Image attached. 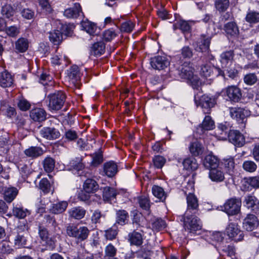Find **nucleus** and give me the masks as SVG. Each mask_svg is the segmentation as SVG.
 I'll use <instances>...</instances> for the list:
<instances>
[{"label": "nucleus", "mask_w": 259, "mask_h": 259, "mask_svg": "<svg viewBox=\"0 0 259 259\" xmlns=\"http://www.w3.org/2000/svg\"><path fill=\"white\" fill-rule=\"evenodd\" d=\"M51 184L47 178L42 179L39 183V188L45 194L51 191Z\"/></svg>", "instance_id": "49"}, {"label": "nucleus", "mask_w": 259, "mask_h": 259, "mask_svg": "<svg viewBox=\"0 0 259 259\" xmlns=\"http://www.w3.org/2000/svg\"><path fill=\"white\" fill-rule=\"evenodd\" d=\"M66 233L69 236L75 238L78 241H83L88 237L90 231L87 227H78L74 225H69L66 227Z\"/></svg>", "instance_id": "3"}, {"label": "nucleus", "mask_w": 259, "mask_h": 259, "mask_svg": "<svg viewBox=\"0 0 259 259\" xmlns=\"http://www.w3.org/2000/svg\"><path fill=\"white\" fill-rule=\"evenodd\" d=\"M61 30H55L50 33L49 38L54 45L59 44L62 40V33H64L66 35L69 33L68 31H65L68 29V26L66 25L61 24Z\"/></svg>", "instance_id": "9"}, {"label": "nucleus", "mask_w": 259, "mask_h": 259, "mask_svg": "<svg viewBox=\"0 0 259 259\" xmlns=\"http://www.w3.org/2000/svg\"><path fill=\"white\" fill-rule=\"evenodd\" d=\"M197 213H189L181 217V221L184 223V228L190 233H195L202 228V223L200 220L196 216Z\"/></svg>", "instance_id": "1"}, {"label": "nucleus", "mask_w": 259, "mask_h": 259, "mask_svg": "<svg viewBox=\"0 0 259 259\" xmlns=\"http://www.w3.org/2000/svg\"><path fill=\"white\" fill-rule=\"evenodd\" d=\"M29 42L27 39L20 38L15 42L16 49L20 53L26 51L28 48Z\"/></svg>", "instance_id": "39"}, {"label": "nucleus", "mask_w": 259, "mask_h": 259, "mask_svg": "<svg viewBox=\"0 0 259 259\" xmlns=\"http://www.w3.org/2000/svg\"><path fill=\"white\" fill-rule=\"evenodd\" d=\"M246 207L248 209L254 210L258 206V202L257 199L255 196L252 195H249L245 198Z\"/></svg>", "instance_id": "45"}, {"label": "nucleus", "mask_w": 259, "mask_h": 259, "mask_svg": "<svg viewBox=\"0 0 259 259\" xmlns=\"http://www.w3.org/2000/svg\"><path fill=\"white\" fill-rule=\"evenodd\" d=\"M118 171V166L113 161L107 162L104 164L103 172L108 177L114 176Z\"/></svg>", "instance_id": "18"}, {"label": "nucleus", "mask_w": 259, "mask_h": 259, "mask_svg": "<svg viewBox=\"0 0 259 259\" xmlns=\"http://www.w3.org/2000/svg\"><path fill=\"white\" fill-rule=\"evenodd\" d=\"M117 193L115 189L109 187H106L103 190V197L105 201L112 203L114 202Z\"/></svg>", "instance_id": "26"}, {"label": "nucleus", "mask_w": 259, "mask_h": 259, "mask_svg": "<svg viewBox=\"0 0 259 259\" xmlns=\"http://www.w3.org/2000/svg\"><path fill=\"white\" fill-rule=\"evenodd\" d=\"M150 64L153 68L163 70L170 64V62L164 56H157L151 59Z\"/></svg>", "instance_id": "8"}, {"label": "nucleus", "mask_w": 259, "mask_h": 259, "mask_svg": "<svg viewBox=\"0 0 259 259\" xmlns=\"http://www.w3.org/2000/svg\"><path fill=\"white\" fill-rule=\"evenodd\" d=\"M246 185L254 189L259 188V176L244 178V186Z\"/></svg>", "instance_id": "42"}, {"label": "nucleus", "mask_w": 259, "mask_h": 259, "mask_svg": "<svg viewBox=\"0 0 259 259\" xmlns=\"http://www.w3.org/2000/svg\"><path fill=\"white\" fill-rule=\"evenodd\" d=\"M129 219L128 212L123 209L116 211V223L123 226L127 223Z\"/></svg>", "instance_id": "27"}, {"label": "nucleus", "mask_w": 259, "mask_h": 259, "mask_svg": "<svg viewBox=\"0 0 259 259\" xmlns=\"http://www.w3.org/2000/svg\"><path fill=\"white\" fill-rule=\"evenodd\" d=\"M189 149L190 152L194 156H199L204 151L203 146L197 140H195L190 143Z\"/></svg>", "instance_id": "21"}, {"label": "nucleus", "mask_w": 259, "mask_h": 259, "mask_svg": "<svg viewBox=\"0 0 259 259\" xmlns=\"http://www.w3.org/2000/svg\"><path fill=\"white\" fill-rule=\"evenodd\" d=\"M55 160L51 157H47L42 162L43 167L47 173L52 172L55 167Z\"/></svg>", "instance_id": "40"}, {"label": "nucleus", "mask_w": 259, "mask_h": 259, "mask_svg": "<svg viewBox=\"0 0 259 259\" xmlns=\"http://www.w3.org/2000/svg\"><path fill=\"white\" fill-rule=\"evenodd\" d=\"M231 117L238 123H243V109L241 107H232L230 108Z\"/></svg>", "instance_id": "36"}, {"label": "nucleus", "mask_w": 259, "mask_h": 259, "mask_svg": "<svg viewBox=\"0 0 259 259\" xmlns=\"http://www.w3.org/2000/svg\"><path fill=\"white\" fill-rule=\"evenodd\" d=\"M228 138L230 142L233 143L235 147H242L243 146V137L238 131H230L228 134Z\"/></svg>", "instance_id": "16"}, {"label": "nucleus", "mask_w": 259, "mask_h": 259, "mask_svg": "<svg viewBox=\"0 0 259 259\" xmlns=\"http://www.w3.org/2000/svg\"><path fill=\"white\" fill-rule=\"evenodd\" d=\"M233 57V53L231 51L222 53L221 55V62L222 65L227 67V65L232 62Z\"/></svg>", "instance_id": "44"}, {"label": "nucleus", "mask_w": 259, "mask_h": 259, "mask_svg": "<svg viewBox=\"0 0 259 259\" xmlns=\"http://www.w3.org/2000/svg\"><path fill=\"white\" fill-rule=\"evenodd\" d=\"M241 205V199L232 198L228 199L224 203L223 211L229 215H234L240 212Z\"/></svg>", "instance_id": "5"}, {"label": "nucleus", "mask_w": 259, "mask_h": 259, "mask_svg": "<svg viewBox=\"0 0 259 259\" xmlns=\"http://www.w3.org/2000/svg\"><path fill=\"white\" fill-rule=\"evenodd\" d=\"M18 193L17 190L15 188H7L4 192V199L9 203L11 202L16 197Z\"/></svg>", "instance_id": "43"}, {"label": "nucleus", "mask_w": 259, "mask_h": 259, "mask_svg": "<svg viewBox=\"0 0 259 259\" xmlns=\"http://www.w3.org/2000/svg\"><path fill=\"white\" fill-rule=\"evenodd\" d=\"M184 169L189 172L195 170L198 167L197 160L193 157H187L185 158L182 162Z\"/></svg>", "instance_id": "24"}, {"label": "nucleus", "mask_w": 259, "mask_h": 259, "mask_svg": "<svg viewBox=\"0 0 259 259\" xmlns=\"http://www.w3.org/2000/svg\"><path fill=\"white\" fill-rule=\"evenodd\" d=\"M30 117L35 121L41 122L46 119V112L42 108H34L30 111Z\"/></svg>", "instance_id": "19"}, {"label": "nucleus", "mask_w": 259, "mask_h": 259, "mask_svg": "<svg viewBox=\"0 0 259 259\" xmlns=\"http://www.w3.org/2000/svg\"><path fill=\"white\" fill-rule=\"evenodd\" d=\"M68 213L70 217L80 220L84 217L86 210L81 207H75L69 210Z\"/></svg>", "instance_id": "31"}, {"label": "nucleus", "mask_w": 259, "mask_h": 259, "mask_svg": "<svg viewBox=\"0 0 259 259\" xmlns=\"http://www.w3.org/2000/svg\"><path fill=\"white\" fill-rule=\"evenodd\" d=\"M83 15L81 7L78 3H74L73 7L65 9L64 12V16L67 18H77Z\"/></svg>", "instance_id": "10"}, {"label": "nucleus", "mask_w": 259, "mask_h": 259, "mask_svg": "<svg viewBox=\"0 0 259 259\" xmlns=\"http://www.w3.org/2000/svg\"><path fill=\"white\" fill-rule=\"evenodd\" d=\"M199 104L202 108L204 114H209L211 111V108L215 104V101L214 99L204 95L201 97Z\"/></svg>", "instance_id": "12"}, {"label": "nucleus", "mask_w": 259, "mask_h": 259, "mask_svg": "<svg viewBox=\"0 0 259 259\" xmlns=\"http://www.w3.org/2000/svg\"><path fill=\"white\" fill-rule=\"evenodd\" d=\"M215 7L220 12L226 11L229 7V0H215Z\"/></svg>", "instance_id": "48"}, {"label": "nucleus", "mask_w": 259, "mask_h": 259, "mask_svg": "<svg viewBox=\"0 0 259 259\" xmlns=\"http://www.w3.org/2000/svg\"><path fill=\"white\" fill-rule=\"evenodd\" d=\"M224 30L228 35L231 36L237 35L239 33V30L236 23L229 22L224 26Z\"/></svg>", "instance_id": "41"}, {"label": "nucleus", "mask_w": 259, "mask_h": 259, "mask_svg": "<svg viewBox=\"0 0 259 259\" xmlns=\"http://www.w3.org/2000/svg\"><path fill=\"white\" fill-rule=\"evenodd\" d=\"M226 232L227 235L230 238H233L238 234L240 231L237 225L234 223H230L227 227Z\"/></svg>", "instance_id": "47"}, {"label": "nucleus", "mask_w": 259, "mask_h": 259, "mask_svg": "<svg viewBox=\"0 0 259 259\" xmlns=\"http://www.w3.org/2000/svg\"><path fill=\"white\" fill-rule=\"evenodd\" d=\"M24 153L28 157L35 158L42 155L44 151L42 148L39 147L32 146L26 149L24 151Z\"/></svg>", "instance_id": "34"}, {"label": "nucleus", "mask_w": 259, "mask_h": 259, "mask_svg": "<svg viewBox=\"0 0 259 259\" xmlns=\"http://www.w3.org/2000/svg\"><path fill=\"white\" fill-rule=\"evenodd\" d=\"M209 178L212 181L221 182L225 179V175L221 168L218 167L209 170Z\"/></svg>", "instance_id": "22"}, {"label": "nucleus", "mask_w": 259, "mask_h": 259, "mask_svg": "<svg viewBox=\"0 0 259 259\" xmlns=\"http://www.w3.org/2000/svg\"><path fill=\"white\" fill-rule=\"evenodd\" d=\"M214 127V122L211 117L205 116L201 124H199L196 128V133L199 135L203 134L205 131L212 130Z\"/></svg>", "instance_id": "11"}, {"label": "nucleus", "mask_w": 259, "mask_h": 259, "mask_svg": "<svg viewBox=\"0 0 259 259\" xmlns=\"http://www.w3.org/2000/svg\"><path fill=\"white\" fill-rule=\"evenodd\" d=\"M257 225V219L254 214H248L244 220V229L247 231H252Z\"/></svg>", "instance_id": "17"}, {"label": "nucleus", "mask_w": 259, "mask_h": 259, "mask_svg": "<svg viewBox=\"0 0 259 259\" xmlns=\"http://www.w3.org/2000/svg\"><path fill=\"white\" fill-rule=\"evenodd\" d=\"M128 241L131 245L140 246L143 242V236L140 233L133 231L128 234Z\"/></svg>", "instance_id": "23"}, {"label": "nucleus", "mask_w": 259, "mask_h": 259, "mask_svg": "<svg viewBox=\"0 0 259 259\" xmlns=\"http://www.w3.org/2000/svg\"><path fill=\"white\" fill-rule=\"evenodd\" d=\"M140 206L143 209L148 210L150 208V201L145 196H141L138 198Z\"/></svg>", "instance_id": "63"}, {"label": "nucleus", "mask_w": 259, "mask_h": 259, "mask_svg": "<svg viewBox=\"0 0 259 259\" xmlns=\"http://www.w3.org/2000/svg\"><path fill=\"white\" fill-rule=\"evenodd\" d=\"M117 35V32L113 29L105 30L103 33V38L107 41H110Z\"/></svg>", "instance_id": "58"}, {"label": "nucleus", "mask_w": 259, "mask_h": 259, "mask_svg": "<svg viewBox=\"0 0 259 259\" xmlns=\"http://www.w3.org/2000/svg\"><path fill=\"white\" fill-rule=\"evenodd\" d=\"M224 166L226 169L227 172L231 174V172H233L235 167V163L233 159L230 158L227 159H224Z\"/></svg>", "instance_id": "62"}, {"label": "nucleus", "mask_w": 259, "mask_h": 259, "mask_svg": "<svg viewBox=\"0 0 259 259\" xmlns=\"http://www.w3.org/2000/svg\"><path fill=\"white\" fill-rule=\"evenodd\" d=\"M181 56L185 59H190L193 56V49L189 46H184L181 50Z\"/></svg>", "instance_id": "54"}, {"label": "nucleus", "mask_w": 259, "mask_h": 259, "mask_svg": "<svg viewBox=\"0 0 259 259\" xmlns=\"http://www.w3.org/2000/svg\"><path fill=\"white\" fill-rule=\"evenodd\" d=\"M105 50V46L102 42L95 43L91 47L90 52L91 54L95 56H100L103 54Z\"/></svg>", "instance_id": "38"}, {"label": "nucleus", "mask_w": 259, "mask_h": 259, "mask_svg": "<svg viewBox=\"0 0 259 259\" xmlns=\"http://www.w3.org/2000/svg\"><path fill=\"white\" fill-rule=\"evenodd\" d=\"M67 206L68 203L67 201H61L58 203L53 204L50 209V211L54 214H60L65 211Z\"/></svg>", "instance_id": "32"}, {"label": "nucleus", "mask_w": 259, "mask_h": 259, "mask_svg": "<svg viewBox=\"0 0 259 259\" xmlns=\"http://www.w3.org/2000/svg\"><path fill=\"white\" fill-rule=\"evenodd\" d=\"M166 227L165 221L161 219H156L152 224V228L153 230L159 231Z\"/></svg>", "instance_id": "51"}, {"label": "nucleus", "mask_w": 259, "mask_h": 259, "mask_svg": "<svg viewBox=\"0 0 259 259\" xmlns=\"http://www.w3.org/2000/svg\"><path fill=\"white\" fill-rule=\"evenodd\" d=\"M39 236L41 240L45 242L50 246L53 247L55 245V242L49 237V233L46 228L42 226H39Z\"/></svg>", "instance_id": "29"}, {"label": "nucleus", "mask_w": 259, "mask_h": 259, "mask_svg": "<svg viewBox=\"0 0 259 259\" xmlns=\"http://www.w3.org/2000/svg\"><path fill=\"white\" fill-rule=\"evenodd\" d=\"M246 20L250 23L259 22V13L255 12L248 13L246 16Z\"/></svg>", "instance_id": "60"}, {"label": "nucleus", "mask_w": 259, "mask_h": 259, "mask_svg": "<svg viewBox=\"0 0 259 259\" xmlns=\"http://www.w3.org/2000/svg\"><path fill=\"white\" fill-rule=\"evenodd\" d=\"M13 83L12 75L7 71L0 73V85L3 88L11 87Z\"/></svg>", "instance_id": "25"}, {"label": "nucleus", "mask_w": 259, "mask_h": 259, "mask_svg": "<svg viewBox=\"0 0 259 259\" xmlns=\"http://www.w3.org/2000/svg\"><path fill=\"white\" fill-rule=\"evenodd\" d=\"M12 212L14 216L20 219H24L27 214H29L27 209L18 207H14Z\"/></svg>", "instance_id": "46"}, {"label": "nucleus", "mask_w": 259, "mask_h": 259, "mask_svg": "<svg viewBox=\"0 0 259 259\" xmlns=\"http://www.w3.org/2000/svg\"><path fill=\"white\" fill-rule=\"evenodd\" d=\"M191 25L189 22L184 20H177L174 24V29L175 30L180 29L183 33L189 32L191 30Z\"/></svg>", "instance_id": "33"}, {"label": "nucleus", "mask_w": 259, "mask_h": 259, "mask_svg": "<svg viewBox=\"0 0 259 259\" xmlns=\"http://www.w3.org/2000/svg\"><path fill=\"white\" fill-rule=\"evenodd\" d=\"M48 107L50 110H59L63 106L66 100V95L62 91H58L49 95Z\"/></svg>", "instance_id": "4"}, {"label": "nucleus", "mask_w": 259, "mask_h": 259, "mask_svg": "<svg viewBox=\"0 0 259 259\" xmlns=\"http://www.w3.org/2000/svg\"><path fill=\"white\" fill-rule=\"evenodd\" d=\"M226 95L230 101L237 102L241 97V91L236 86H230L226 89Z\"/></svg>", "instance_id": "14"}, {"label": "nucleus", "mask_w": 259, "mask_h": 259, "mask_svg": "<svg viewBox=\"0 0 259 259\" xmlns=\"http://www.w3.org/2000/svg\"><path fill=\"white\" fill-rule=\"evenodd\" d=\"M27 242L26 237L24 235L18 234L14 239V244L18 248L24 247Z\"/></svg>", "instance_id": "57"}, {"label": "nucleus", "mask_w": 259, "mask_h": 259, "mask_svg": "<svg viewBox=\"0 0 259 259\" xmlns=\"http://www.w3.org/2000/svg\"><path fill=\"white\" fill-rule=\"evenodd\" d=\"M257 80V78L255 73H249L244 77V82L248 85H253Z\"/></svg>", "instance_id": "61"}, {"label": "nucleus", "mask_w": 259, "mask_h": 259, "mask_svg": "<svg viewBox=\"0 0 259 259\" xmlns=\"http://www.w3.org/2000/svg\"><path fill=\"white\" fill-rule=\"evenodd\" d=\"M98 189L97 182L92 179H87L83 185V190L88 193H94Z\"/></svg>", "instance_id": "20"}, {"label": "nucleus", "mask_w": 259, "mask_h": 259, "mask_svg": "<svg viewBox=\"0 0 259 259\" xmlns=\"http://www.w3.org/2000/svg\"><path fill=\"white\" fill-rule=\"evenodd\" d=\"M1 13L3 16L9 18L13 16L14 11L13 7L10 5H5L3 6L2 8Z\"/></svg>", "instance_id": "53"}, {"label": "nucleus", "mask_w": 259, "mask_h": 259, "mask_svg": "<svg viewBox=\"0 0 259 259\" xmlns=\"http://www.w3.org/2000/svg\"><path fill=\"white\" fill-rule=\"evenodd\" d=\"M135 26V23L133 21L128 20L121 24L120 30L124 32L130 33L133 30Z\"/></svg>", "instance_id": "50"}, {"label": "nucleus", "mask_w": 259, "mask_h": 259, "mask_svg": "<svg viewBox=\"0 0 259 259\" xmlns=\"http://www.w3.org/2000/svg\"><path fill=\"white\" fill-rule=\"evenodd\" d=\"M200 74L205 78L225 75L224 72L220 68L210 64H206L201 66Z\"/></svg>", "instance_id": "6"}, {"label": "nucleus", "mask_w": 259, "mask_h": 259, "mask_svg": "<svg viewBox=\"0 0 259 259\" xmlns=\"http://www.w3.org/2000/svg\"><path fill=\"white\" fill-rule=\"evenodd\" d=\"M194 69L190 63H185L183 65L180 76L186 79L194 89L198 90L201 85V82L197 75H194Z\"/></svg>", "instance_id": "2"}, {"label": "nucleus", "mask_w": 259, "mask_h": 259, "mask_svg": "<svg viewBox=\"0 0 259 259\" xmlns=\"http://www.w3.org/2000/svg\"><path fill=\"white\" fill-rule=\"evenodd\" d=\"M185 195L187 196V207L185 212H187V214L189 213H197L199 210V203L197 198L191 192L187 194L185 192Z\"/></svg>", "instance_id": "7"}, {"label": "nucleus", "mask_w": 259, "mask_h": 259, "mask_svg": "<svg viewBox=\"0 0 259 259\" xmlns=\"http://www.w3.org/2000/svg\"><path fill=\"white\" fill-rule=\"evenodd\" d=\"M82 29L90 35H94L97 29V25L93 22L85 20L81 23Z\"/></svg>", "instance_id": "35"}, {"label": "nucleus", "mask_w": 259, "mask_h": 259, "mask_svg": "<svg viewBox=\"0 0 259 259\" xmlns=\"http://www.w3.org/2000/svg\"><path fill=\"white\" fill-rule=\"evenodd\" d=\"M137 253L139 257L142 258L143 259H151L152 252L151 250L146 249L145 248H141L137 252Z\"/></svg>", "instance_id": "64"}, {"label": "nucleus", "mask_w": 259, "mask_h": 259, "mask_svg": "<svg viewBox=\"0 0 259 259\" xmlns=\"http://www.w3.org/2000/svg\"><path fill=\"white\" fill-rule=\"evenodd\" d=\"M116 248L111 244H109L105 249V253L106 257H113L116 254Z\"/></svg>", "instance_id": "59"}, {"label": "nucleus", "mask_w": 259, "mask_h": 259, "mask_svg": "<svg viewBox=\"0 0 259 259\" xmlns=\"http://www.w3.org/2000/svg\"><path fill=\"white\" fill-rule=\"evenodd\" d=\"M40 133L43 138L50 140H55L60 137L59 131L52 127H44L40 130Z\"/></svg>", "instance_id": "13"}, {"label": "nucleus", "mask_w": 259, "mask_h": 259, "mask_svg": "<svg viewBox=\"0 0 259 259\" xmlns=\"http://www.w3.org/2000/svg\"><path fill=\"white\" fill-rule=\"evenodd\" d=\"M154 165L157 168H161L166 162V159L160 155L155 156L152 159Z\"/></svg>", "instance_id": "55"}, {"label": "nucleus", "mask_w": 259, "mask_h": 259, "mask_svg": "<svg viewBox=\"0 0 259 259\" xmlns=\"http://www.w3.org/2000/svg\"><path fill=\"white\" fill-rule=\"evenodd\" d=\"M67 72L68 78L73 83H75L80 79V72L77 66H72Z\"/></svg>", "instance_id": "37"}, {"label": "nucleus", "mask_w": 259, "mask_h": 259, "mask_svg": "<svg viewBox=\"0 0 259 259\" xmlns=\"http://www.w3.org/2000/svg\"><path fill=\"white\" fill-rule=\"evenodd\" d=\"M92 161L91 164L96 166L103 162V155L101 151H99L92 155Z\"/></svg>", "instance_id": "52"}, {"label": "nucleus", "mask_w": 259, "mask_h": 259, "mask_svg": "<svg viewBox=\"0 0 259 259\" xmlns=\"http://www.w3.org/2000/svg\"><path fill=\"white\" fill-rule=\"evenodd\" d=\"M203 164L206 168L211 170L219 167L220 160L217 156L213 155L208 154L205 157Z\"/></svg>", "instance_id": "15"}, {"label": "nucleus", "mask_w": 259, "mask_h": 259, "mask_svg": "<svg viewBox=\"0 0 259 259\" xmlns=\"http://www.w3.org/2000/svg\"><path fill=\"white\" fill-rule=\"evenodd\" d=\"M17 106L20 110L25 111L30 109L31 104L26 99L22 98L18 100L17 102Z\"/></svg>", "instance_id": "56"}, {"label": "nucleus", "mask_w": 259, "mask_h": 259, "mask_svg": "<svg viewBox=\"0 0 259 259\" xmlns=\"http://www.w3.org/2000/svg\"><path fill=\"white\" fill-rule=\"evenodd\" d=\"M151 191L152 194L160 201L164 202L165 200L167 194L162 187L158 185H153Z\"/></svg>", "instance_id": "30"}, {"label": "nucleus", "mask_w": 259, "mask_h": 259, "mask_svg": "<svg viewBox=\"0 0 259 259\" xmlns=\"http://www.w3.org/2000/svg\"><path fill=\"white\" fill-rule=\"evenodd\" d=\"M197 45V51L203 54L205 52H208V50H209L210 38L206 37L204 35H202Z\"/></svg>", "instance_id": "28"}]
</instances>
